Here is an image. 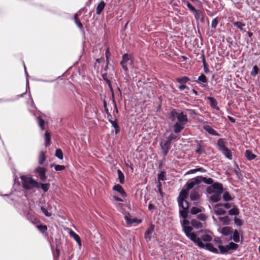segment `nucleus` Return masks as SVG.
Instances as JSON below:
<instances>
[{
    "mask_svg": "<svg viewBox=\"0 0 260 260\" xmlns=\"http://www.w3.org/2000/svg\"><path fill=\"white\" fill-rule=\"evenodd\" d=\"M170 118L172 121H177L173 125V131L175 134L179 133L184 128L188 121V118L186 114L183 112H177L173 110L170 113Z\"/></svg>",
    "mask_w": 260,
    "mask_h": 260,
    "instance_id": "obj_1",
    "label": "nucleus"
},
{
    "mask_svg": "<svg viewBox=\"0 0 260 260\" xmlns=\"http://www.w3.org/2000/svg\"><path fill=\"white\" fill-rule=\"evenodd\" d=\"M181 225L182 230L187 238L193 241L199 247H203L204 246L201 239L198 237L194 233L192 232L193 229L189 225V221L188 220L184 219L182 222H181Z\"/></svg>",
    "mask_w": 260,
    "mask_h": 260,
    "instance_id": "obj_2",
    "label": "nucleus"
},
{
    "mask_svg": "<svg viewBox=\"0 0 260 260\" xmlns=\"http://www.w3.org/2000/svg\"><path fill=\"white\" fill-rule=\"evenodd\" d=\"M23 188L31 189L39 187V183L36 181L31 176L23 175L20 177Z\"/></svg>",
    "mask_w": 260,
    "mask_h": 260,
    "instance_id": "obj_3",
    "label": "nucleus"
},
{
    "mask_svg": "<svg viewBox=\"0 0 260 260\" xmlns=\"http://www.w3.org/2000/svg\"><path fill=\"white\" fill-rule=\"evenodd\" d=\"M188 192L185 189H182L179 193L178 197V202L180 207L184 210H187L189 207V204L185 200L188 196Z\"/></svg>",
    "mask_w": 260,
    "mask_h": 260,
    "instance_id": "obj_4",
    "label": "nucleus"
},
{
    "mask_svg": "<svg viewBox=\"0 0 260 260\" xmlns=\"http://www.w3.org/2000/svg\"><path fill=\"white\" fill-rule=\"evenodd\" d=\"M206 191L209 194L222 193L223 191L222 185L221 183L218 182L214 183L207 188Z\"/></svg>",
    "mask_w": 260,
    "mask_h": 260,
    "instance_id": "obj_5",
    "label": "nucleus"
},
{
    "mask_svg": "<svg viewBox=\"0 0 260 260\" xmlns=\"http://www.w3.org/2000/svg\"><path fill=\"white\" fill-rule=\"evenodd\" d=\"M238 246L237 244L231 242L225 246L218 245V248L221 253H224L231 250H236L238 248Z\"/></svg>",
    "mask_w": 260,
    "mask_h": 260,
    "instance_id": "obj_6",
    "label": "nucleus"
},
{
    "mask_svg": "<svg viewBox=\"0 0 260 260\" xmlns=\"http://www.w3.org/2000/svg\"><path fill=\"white\" fill-rule=\"evenodd\" d=\"M133 64V60L129 57L127 54H124L122 56V59L120 61V64L122 66V69L125 71H127V64L132 66Z\"/></svg>",
    "mask_w": 260,
    "mask_h": 260,
    "instance_id": "obj_7",
    "label": "nucleus"
},
{
    "mask_svg": "<svg viewBox=\"0 0 260 260\" xmlns=\"http://www.w3.org/2000/svg\"><path fill=\"white\" fill-rule=\"evenodd\" d=\"M201 179L202 178H201V176H200L190 179L186 184V189L185 190L188 191L193 188L194 185L200 184L201 183Z\"/></svg>",
    "mask_w": 260,
    "mask_h": 260,
    "instance_id": "obj_8",
    "label": "nucleus"
},
{
    "mask_svg": "<svg viewBox=\"0 0 260 260\" xmlns=\"http://www.w3.org/2000/svg\"><path fill=\"white\" fill-rule=\"evenodd\" d=\"M171 142L169 141L167 139L166 140H162L160 142V146L162 150V153L165 156L167 154L168 152L170 149V146L171 144Z\"/></svg>",
    "mask_w": 260,
    "mask_h": 260,
    "instance_id": "obj_9",
    "label": "nucleus"
},
{
    "mask_svg": "<svg viewBox=\"0 0 260 260\" xmlns=\"http://www.w3.org/2000/svg\"><path fill=\"white\" fill-rule=\"evenodd\" d=\"M36 172L38 173L39 176L42 181H45L46 180L47 177L45 175L46 169L45 168L38 167L36 169Z\"/></svg>",
    "mask_w": 260,
    "mask_h": 260,
    "instance_id": "obj_10",
    "label": "nucleus"
},
{
    "mask_svg": "<svg viewBox=\"0 0 260 260\" xmlns=\"http://www.w3.org/2000/svg\"><path fill=\"white\" fill-rule=\"evenodd\" d=\"M154 225L151 224L145 233V238L147 240H150L152 235L154 231Z\"/></svg>",
    "mask_w": 260,
    "mask_h": 260,
    "instance_id": "obj_11",
    "label": "nucleus"
},
{
    "mask_svg": "<svg viewBox=\"0 0 260 260\" xmlns=\"http://www.w3.org/2000/svg\"><path fill=\"white\" fill-rule=\"evenodd\" d=\"M220 206H222L221 204H216L214 208V213L217 215H224L226 213L224 209L220 207Z\"/></svg>",
    "mask_w": 260,
    "mask_h": 260,
    "instance_id": "obj_12",
    "label": "nucleus"
},
{
    "mask_svg": "<svg viewBox=\"0 0 260 260\" xmlns=\"http://www.w3.org/2000/svg\"><path fill=\"white\" fill-rule=\"evenodd\" d=\"M217 145L218 149L221 152L227 148L225 145V141L223 139H219L217 141Z\"/></svg>",
    "mask_w": 260,
    "mask_h": 260,
    "instance_id": "obj_13",
    "label": "nucleus"
},
{
    "mask_svg": "<svg viewBox=\"0 0 260 260\" xmlns=\"http://www.w3.org/2000/svg\"><path fill=\"white\" fill-rule=\"evenodd\" d=\"M200 233H202V235H201V238L203 241L204 242H210L212 240V237L207 234V232H204V231H200L198 232V234Z\"/></svg>",
    "mask_w": 260,
    "mask_h": 260,
    "instance_id": "obj_14",
    "label": "nucleus"
},
{
    "mask_svg": "<svg viewBox=\"0 0 260 260\" xmlns=\"http://www.w3.org/2000/svg\"><path fill=\"white\" fill-rule=\"evenodd\" d=\"M204 246L203 248L206 247V249L215 253L218 252V250L217 248H215L213 245L210 243H207L206 244H204Z\"/></svg>",
    "mask_w": 260,
    "mask_h": 260,
    "instance_id": "obj_15",
    "label": "nucleus"
},
{
    "mask_svg": "<svg viewBox=\"0 0 260 260\" xmlns=\"http://www.w3.org/2000/svg\"><path fill=\"white\" fill-rule=\"evenodd\" d=\"M200 195L196 189L191 191L190 194V198L191 201H198L199 199Z\"/></svg>",
    "mask_w": 260,
    "mask_h": 260,
    "instance_id": "obj_16",
    "label": "nucleus"
},
{
    "mask_svg": "<svg viewBox=\"0 0 260 260\" xmlns=\"http://www.w3.org/2000/svg\"><path fill=\"white\" fill-rule=\"evenodd\" d=\"M113 189L119 192L122 197H125L126 193L121 185L116 184L113 187Z\"/></svg>",
    "mask_w": 260,
    "mask_h": 260,
    "instance_id": "obj_17",
    "label": "nucleus"
},
{
    "mask_svg": "<svg viewBox=\"0 0 260 260\" xmlns=\"http://www.w3.org/2000/svg\"><path fill=\"white\" fill-rule=\"evenodd\" d=\"M193 13L194 16L197 20H200L202 22L204 21V16L201 11L196 10Z\"/></svg>",
    "mask_w": 260,
    "mask_h": 260,
    "instance_id": "obj_18",
    "label": "nucleus"
},
{
    "mask_svg": "<svg viewBox=\"0 0 260 260\" xmlns=\"http://www.w3.org/2000/svg\"><path fill=\"white\" fill-rule=\"evenodd\" d=\"M69 234L77 242L79 246H81V242L80 237L73 231H71Z\"/></svg>",
    "mask_w": 260,
    "mask_h": 260,
    "instance_id": "obj_19",
    "label": "nucleus"
},
{
    "mask_svg": "<svg viewBox=\"0 0 260 260\" xmlns=\"http://www.w3.org/2000/svg\"><path fill=\"white\" fill-rule=\"evenodd\" d=\"M105 6L106 4L104 1L100 2V3L98 5L96 9V14L98 15H100L101 13Z\"/></svg>",
    "mask_w": 260,
    "mask_h": 260,
    "instance_id": "obj_20",
    "label": "nucleus"
},
{
    "mask_svg": "<svg viewBox=\"0 0 260 260\" xmlns=\"http://www.w3.org/2000/svg\"><path fill=\"white\" fill-rule=\"evenodd\" d=\"M221 193H211L212 195L210 197L211 200L214 203L218 202L220 200Z\"/></svg>",
    "mask_w": 260,
    "mask_h": 260,
    "instance_id": "obj_21",
    "label": "nucleus"
},
{
    "mask_svg": "<svg viewBox=\"0 0 260 260\" xmlns=\"http://www.w3.org/2000/svg\"><path fill=\"white\" fill-rule=\"evenodd\" d=\"M125 219L127 224H132L134 223H140L141 221L137 218L131 219L128 216H125Z\"/></svg>",
    "mask_w": 260,
    "mask_h": 260,
    "instance_id": "obj_22",
    "label": "nucleus"
},
{
    "mask_svg": "<svg viewBox=\"0 0 260 260\" xmlns=\"http://www.w3.org/2000/svg\"><path fill=\"white\" fill-rule=\"evenodd\" d=\"M208 99L209 100L210 106L212 108L216 109L217 110H219V107L217 106V102L213 98L208 97Z\"/></svg>",
    "mask_w": 260,
    "mask_h": 260,
    "instance_id": "obj_23",
    "label": "nucleus"
},
{
    "mask_svg": "<svg viewBox=\"0 0 260 260\" xmlns=\"http://www.w3.org/2000/svg\"><path fill=\"white\" fill-rule=\"evenodd\" d=\"M232 228L229 226L223 227L221 229V233L224 236H228L232 233Z\"/></svg>",
    "mask_w": 260,
    "mask_h": 260,
    "instance_id": "obj_24",
    "label": "nucleus"
},
{
    "mask_svg": "<svg viewBox=\"0 0 260 260\" xmlns=\"http://www.w3.org/2000/svg\"><path fill=\"white\" fill-rule=\"evenodd\" d=\"M204 129L208 132L211 135L216 136L218 134H217L216 132L212 128L210 125H206L204 126Z\"/></svg>",
    "mask_w": 260,
    "mask_h": 260,
    "instance_id": "obj_25",
    "label": "nucleus"
},
{
    "mask_svg": "<svg viewBox=\"0 0 260 260\" xmlns=\"http://www.w3.org/2000/svg\"><path fill=\"white\" fill-rule=\"evenodd\" d=\"M191 224L194 228L197 229H199L203 227L202 223L197 219L191 220Z\"/></svg>",
    "mask_w": 260,
    "mask_h": 260,
    "instance_id": "obj_26",
    "label": "nucleus"
},
{
    "mask_svg": "<svg viewBox=\"0 0 260 260\" xmlns=\"http://www.w3.org/2000/svg\"><path fill=\"white\" fill-rule=\"evenodd\" d=\"M231 239H232L235 242H239L240 241L239 234L237 230H235L234 231Z\"/></svg>",
    "mask_w": 260,
    "mask_h": 260,
    "instance_id": "obj_27",
    "label": "nucleus"
},
{
    "mask_svg": "<svg viewBox=\"0 0 260 260\" xmlns=\"http://www.w3.org/2000/svg\"><path fill=\"white\" fill-rule=\"evenodd\" d=\"M221 152L229 159L231 160L232 159L233 157L232 153L228 148L224 150L223 151H221Z\"/></svg>",
    "mask_w": 260,
    "mask_h": 260,
    "instance_id": "obj_28",
    "label": "nucleus"
},
{
    "mask_svg": "<svg viewBox=\"0 0 260 260\" xmlns=\"http://www.w3.org/2000/svg\"><path fill=\"white\" fill-rule=\"evenodd\" d=\"M46 159L45 153L44 151H41L39 157V164L42 165Z\"/></svg>",
    "mask_w": 260,
    "mask_h": 260,
    "instance_id": "obj_29",
    "label": "nucleus"
},
{
    "mask_svg": "<svg viewBox=\"0 0 260 260\" xmlns=\"http://www.w3.org/2000/svg\"><path fill=\"white\" fill-rule=\"evenodd\" d=\"M39 187H36L37 188H41L44 191L46 192L48 190V189L50 188V185L49 183H39Z\"/></svg>",
    "mask_w": 260,
    "mask_h": 260,
    "instance_id": "obj_30",
    "label": "nucleus"
},
{
    "mask_svg": "<svg viewBox=\"0 0 260 260\" xmlns=\"http://www.w3.org/2000/svg\"><path fill=\"white\" fill-rule=\"evenodd\" d=\"M189 80V79L186 76H184L180 78H178L176 79V81L177 82L180 84H185Z\"/></svg>",
    "mask_w": 260,
    "mask_h": 260,
    "instance_id": "obj_31",
    "label": "nucleus"
},
{
    "mask_svg": "<svg viewBox=\"0 0 260 260\" xmlns=\"http://www.w3.org/2000/svg\"><path fill=\"white\" fill-rule=\"evenodd\" d=\"M117 174L118 176V179L120 183L123 184L124 183V176L121 170H117Z\"/></svg>",
    "mask_w": 260,
    "mask_h": 260,
    "instance_id": "obj_32",
    "label": "nucleus"
},
{
    "mask_svg": "<svg viewBox=\"0 0 260 260\" xmlns=\"http://www.w3.org/2000/svg\"><path fill=\"white\" fill-rule=\"evenodd\" d=\"M201 178H202V179H201V182H203L207 184H211L212 185L213 184V180L212 178H207L205 177H203L202 176H201Z\"/></svg>",
    "mask_w": 260,
    "mask_h": 260,
    "instance_id": "obj_33",
    "label": "nucleus"
},
{
    "mask_svg": "<svg viewBox=\"0 0 260 260\" xmlns=\"http://www.w3.org/2000/svg\"><path fill=\"white\" fill-rule=\"evenodd\" d=\"M45 146L46 147H47L50 144V135H49V134L47 132H46L45 133Z\"/></svg>",
    "mask_w": 260,
    "mask_h": 260,
    "instance_id": "obj_34",
    "label": "nucleus"
},
{
    "mask_svg": "<svg viewBox=\"0 0 260 260\" xmlns=\"http://www.w3.org/2000/svg\"><path fill=\"white\" fill-rule=\"evenodd\" d=\"M245 154L247 159L250 160L253 159L255 157V155L249 150H246Z\"/></svg>",
    "mask_w": 260,
    "mask_h": 260,
    "instance_id": "obj_35",
    "label": "nucleus"
},
{
    "mask_svg": "<svg viewBox=\"0 0 260 260\" xmlns=\"http://www.w3.org/2000/svg\"><path fill=\"white\" fill-rule=\"evenodd\" d=\"M229 214L230 215H238L239 211L237 208H233L229 211Z\"/></svg>",
    "mask_w": 260,
    "mask_h": 260,
    "instance_id": "obj_36",
    "label": "nucleus"
},
{
    "mask_svg": "<svg viewBox=\"0 0 260 260\" xmlns=\"http://www.w3.org/2000/svg\"><path fill=\"white\" fill-rule=\"evenodd\" d=\"M219 220L223 222L225 224H229L230 222V218L228 216L220 217Z\"/></svg>",
    "mask_w": 260,
    "mask_h": 260,
    "instance_id": "obj_37",
    "label": "nucleus"
},
{
    "mask_svg": "<svg viewBox=\"0 0 260 260\" xmlns=\"http://www.w3.org/2000/svg\"><path fill=\"white\" fill-rule=\"evenodd\" d=\"M223 199L225 201H230L232 200V198L228 192H224L223 194Z\"/></svg>",
    "mask_w": 260,
    "mask_h": 260,
    "instance_id": "obj_38",
    "label": "nucleus"
},
{
    "mask_svg": "<svg viewBox=\"0 0 260 260\" xmlns=\"http://www.w3.org/2000/svg\"><path fill=\"white\" fill-rule=\"evenodd\" d=\"M55 156L60 159H62L63 156V153L60 149H57L55 152Z\"/></svg>",
    "mask_w": 260,
    "mask_h": 260,
    "instance_id": "obj_39",
    "label": "nucleus"
},
{
    "mask_svg": "<svg viewBox=\"0 0 260 260\" xmlns=\"http://www.w3.org/2000/svg\"><path fill=\"white\" fill-rule=\"evenodd\" d=\"M51 167H54L56 171H62L65 169V167L64 166L58 165H56L54 164L51 165Z\"/></svg>",
    "mask_w": 260,
    "mask_h": 260,
    "instance_id": "obj_40",
    "label": "nucleus"
},
{
    "mask_svg": "<svg viewBox=\"0 0 260 260\" xmlns=\"http://www.w3.org/2000/svg\"><path fill=\"white\" fill-rule=\"evenodd\" d=\"M166 139L171 142L172 141L177 140L179 138L176 134L172 133L168 137L166 138Z\"/></svg>",
    "mask_w": 260,
    "mask_h": 260,
    "instance_id": "obj_41",
    "label": "nucleus"
},
{
    "mask_svg": "<svg viewBox=\"0 0 260 260\" xmlns=\"http://www.w3.org/2000/svg\"><path fill=\"white\" fill-rule=\"evenodd\" d=\"M201 212V210L200 208L197 207H193L191 209L190 213L192 214H196Z\"/></svg>",
    "mask_w": 260,
    "mask_h": 260,
    "instance_id": "obj_42",
    "label": "nucleus"
},
{
    "mask_svg": "<svg viewBox=\"0 0 260 260\" xmlns=\"http://www.w3.org/2000/svg\"><path fill=\"white\" fill-rule=\"evenodd\" d=\"M233 24L241 30H243V27L245 26L244 24H243L240 22H233Z\"/></svg>",
    "mask_w": 260,
    "mask_h": 260,
    "instance_id": "obj_43",
    "label": "nucleus"
},
{
    "mask_svg": "<svg viewBox=\"0 0 260 260\" xmlns=\"http://www.w3.org/2000/svg\"><path fill=\"white\" fill-rule=\"evenodd\" d=\"M198 80L201 82L203 83H206L207 82V79L205 75H204L203 74H201L199 77H198Z\"/></svg>",
    "mask_w": 260,
    "mask_h": 260,
    "instance_id": "obj_44",
    "label": "nucleus"
},
{
    "mask_svg": "<svg viewBox=\"0 0 260 260\" xmlns=\"http://www.w3.org/2000/svg\"><path fill=\"white\" fill-rule=\"evenodd\" d=\"M158 181H164L166 180V175L165 172H161L160 173L158 174Z\"/></svg>",
    "mask_w": 260,
    "mask_h": 260,
    "instance_id": "obj_45",
    "label": "nucleus"
},
{
    "mask_svg": "<svg viewBox=\"0 0 260 260\" xmlns=\"http://www.w3.org/2000/svg\"><path fill=\"white\" fill-rule=\"evenodd\" d=\"M258 71V68L256 66H254L253 67L252 70L251 72V75L254 77L257 74Z\"/></svg>",
    "mask_w": 260,
    "mask_h": 260,
    "instance_id": "obj_46",
    "label": "nucleus"
},
{
    "mask_svg": "<svg viewBox=\"0 0 260 260\" xmlns=\"http://www.w3.org/2000/svg\"><path fill=\"white\" fill-rule=\"evenodd\" d=\"M235 223L237 226H241L243 224V221L242 219L238 218L237 217H235L234 219Z\"/></svg>",
    "mask_w": 260,
    "mask_h": 260,
    "instance_id": "obj_47",
    "label": "nucleus"
},
{
    "mask_svg": "<svg viewBox=\"0 0 260 260\" xmlns=\"http://www.w3.org/2000/svg\"><path fill=\"white\" fill-rule=\"evenodd\" d=\"M41 211L46 216L50 217L51 216V213L49 212L48 210L45 208L44 207H41Z\"/></svg>",
    "mask_w": 260,
    "mask_h": 260,
    "instance_id": "obj_48",
    "label": "nucleus"
},
{
    "mask_svg": "<svg viewBox=\"0 0 260 260\" xmlns=\"http://www.w3.org/2000/svg\"><path fill=\"white\" fill-rule=\"evenodd\" d=\"M74 18H75V23H76V24L77 25V26H78V27L81 29L83 27V25L82 24V23L79 21L77 19V14H75V16H74Z\"/></svg>",
    "mask_w": 260,
    "mask_h": 260,
    "instance_id": "obj_49",
    "label": "nucleus"
},
{
    "mask_svg": "<svg viewBox=\"0 0 260 260\" xmlns=\"http://www.w3.org/2000/svg\"><path fill=\"white\" fill-rule=\"evenodd\" d=\"M179 213H180V215L184 219H186V218L187 217V216L186 210L183 209L182 210H180Z\"/></svg>",
    "mask_w": 260,
    "mask_h": 260,
    "instance_id": "obj_50",
    "label": "nucleus"
},
{
    "mask_svg": "<svg viewBox=\"0 0 260 260\" xmlns=\"http://www.w3.org/2000/svg\"><path fill=\"white\" fill-rule=\"evenodd\" d=\"M37 227L42 233H44L47 229L46 225H38Z\"/></svg>",
    "mask_w": 260,
    "mask_h": 260,
    "instance_id": "obj_51",
    "label": "nucleus"
},
{
    "mask_svg": "<svg viewBox=\"0 0 260 260\" xmlns=\"http://www.w3.org/2000/svg\"><path fill=\"white\" fill-rule=\"evenodd\" d=\"M218 24V21L217 18H214L212 20L211 22V27L213 28H215Z\"/></svg>",
    "mask_w": 260,
    "mask_h": 260,
    "instance_id": "obj_52",
    "label": "nucleus"
},
{
    "mask_svg": "<svg viewBox=\"0 0 260 260\" xmlns=\"http://www.w3.org/2000/svg\"><path fill=\"white\" fill-rule=\"evenodd\" d=\"M39 126L42 129H44V121L40 118H38Z\"/></svg>",
    "mask_w": 260,
    "mask_h": 260,
    "instance_id": "obj_53",
    "label": "nucleus"
},
{
    "mask_svg": "<svg viewBox=\"0 0 260 260\" xmlns=\"http://www.w3.org/2000/svg\"><path fill=\"white\" fill-rule=\"evenodd\" d=\"M186 6L192 12H194L196 11V9L189 3L187 2Z\"/></svg>",
    "mask_w": 260,
    "mask_h": 260,
    "instance_id": "obj_54",
    "label": "nucleus"
},
{
    "mask_svg": "<svg viewBox=\"0 0 260 260\" xmlns=\"http://www.w3.org/2000/svg\"><path fill=\"white\" fill-rule=\"evenodd\" d=\"M198 218L203 221H204L206 219V216L204 214H200L198 215Z\"/></svg>",
    "mask_w": 260,
    "mask_h": 260,
    "instance_id": "obj_55",
    "label": "nucleus"
},
{
    "mask_svg": "<svg viewBox=\"0 0 260 260\" xmlns=\"http://www.w3.org/2000/svg\"><path fill=\"white\" fill-rule=\"evenodd\" d=\"M109 121L114 128H118V124L115 121L111 119H109Z\"/></svg>",
    "mask_w": 260,
    "mask_h": 260,
    "instance_id": "obj_56",
    "label": "nucleus"
},
{
    "mask_svg": "<svg viewBox=\"0 0 260 260\" xmlns=\"http://www.w3.org/2000/svg\"><path fill=\"white\" fill-rule=\"evenodd\" d=\"M178 88L180 90H183L185 89H188V88L185 85V84H181V85L178 86Z\"/></svg>",
    "mask_w": 260,
    "mask_h": 260,
    "instance_id": "obj_57",
    "label": "nucleus"
},
{
    "mask_svg": "<svg viewBox=\"0 0 260 260\" xmlns=\"http://www.w3.org/2000/svg\"><path fill=\"white\" fill-rule=\"evenodd\" d=\"M27 218H28V219H29L32 221V222H33V223L37 222V221H36L37 219L36 218L32 217L31 215L28 214Z\"/></svg>",
    "mask_w": 260,
    "mask_h": 260,
    "instance_id": "obj_58",
    "label": "nucleus"
},
{
    "mask_svg": "<svg viewBox=\"0 0 260 260\" xmlns=\"http://www.w3.org/2000/svg\"><path fill=\"white\" fill-rule=\"evenodd\" d=\"M222 206H224L226 209H230L232 205L230 203H225L224 204H221Z\"/></svg>",
    "mask_w": 260,
    "mask_h": 260,
    "instance_id": "obj_59",
    "label": "nucleus"
},
{
    "mask_svg": "<svg viewBox=\"0 0 260 260\" xmlns=\"http://www.w3.org/2000/svg\"><path fill=\"white\" fill-rule=\"evenodd\" d=\"M197 172H198V170L197 169H192V170H189L187 172V173L188 174H193V173H196Z\"/></svg>",
    "mask_w": 260,
    "mask_h": 260,
    "instance_id": "obj_60",
    "label": "nucleus"
},
{
    "mask_svg": "<svg viewBox=\"0 0 260 260\" xmlns=\"http://www.w3.org/2000/svg\"><path fill=\"white\" fill-rule=\"evenodd\" d=\"M109 55H110V53H109V52L108 49H107V50H106V57L107 60H108V58H109Z\"/></svg>",
    "mask_w": 260,
    "mask_h": 260,
    "instance_id": "obj_61",
    "label": "nucleus"
},
{
    "mask_svg": "<svg viewBox=\"0 0 260 260\" xmlns=\"http://www.w3.org/2000/svg\"><path fill=\"white\" fill-rule=\"evenodd\" d=\"M228 119L231 122L233 123H234L235 122V119L231 116H228Z\"/></svg>",
    "mask_w": 260,
    "mask_h": 260,
    "instance_id": "obj_62",
    "label": "nucleus"
},
{
    "mask_svg": "<svg viewBox=\"0 0 260 260\" xmlns=\"http://www.w3.org/2000/svg\"><path fill=\"white\" fill-rule=\"evenodd\" d=\"M113 198L117 201H119V202H122L123 201V200L121 199H120V198H118L117 197L114 196Z\"/></svg>",
    "mask_w": 260,
    "mask_h": 260,
    "instance_id": "obj_63",
    "label": "nucleus"
},
{
    "mask_svg": "<svg viewBox=\"0 0 260 260\" xmlns=\"http://www.w3.org/2000/svg\"><path fill=\"white\" fill-rule=\"evenodd\" d=\"M148 208L150 210H151L154 208V205H153L151 204H149L148 205Z\"/></svg>",
    "mask_w": 260,
    "mask_h": 260,
    "instance_id": "obj_64",
    "label": "nucleus"
}]
</instances>
